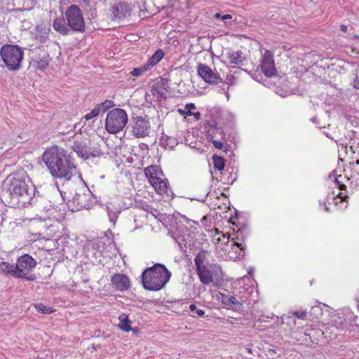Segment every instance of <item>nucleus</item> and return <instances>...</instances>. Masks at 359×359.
Listing matches in <instances>:
<instances>
[{
    "instance_id": "nucleus-45",
    "label": "nucleus",
    "mask_w": 359,
    "mask_h": 359,
    "mask_svg": "<svg viewBox=\"0 0 359 359\" xmlns=\"http://www.w3.org/2000/svg\"><path fill=\"white\" fill-rule=\"evenodd\" d=\"M153 90H156L154 86H153Z\"/></svg>"
},
{
    "instance_id": "nucleus-19",
    "label": "nucleus",
    "mask_w": 359,
    "mask_h": 359,
    "mask_svg": "<svg viewBox=\"0 0 359 359\" xmlns=\"http://www.w3.org/2000/svg\"><path fill=\"white\" fill-rule=\"evenodd\" d=\"M226 54L231 63L234 65H242L245 59L241 51L229 50Z\"/></svg>"
},
{
    "instance_id": "nucleus-33",
    "label": "nucleus",
    "mask_w": 359,
    "mask_h": 359,
    "mask_svg": "<svg viewBox=\"0 0 359 359\" xmlns=\"http://www.w3.org/2000/svg\"><path fill=\"white\" fill-rule=\"evenodd\" d=\"M353 87L355 89L359 90V70H357L355 78L353 81Z\"/></svg>"
},
{
    "instance_id": "nucleus-1",
    "label": "nucleus",
    "mask_w": 359,
    "mask_h": 359,
    "mask_svg": "<svg viewBox=\"0 0 359 359\" xmlns=\"http://www.w3.org/2000/svg\"><path fill=\"white\" fill-rule=\"evenodd\" d=\"M4 185L10 195V203L13 207H25L35 195V187L25 172L8 175Z\"/></svg>"
},
{
    "instance_id": "nucleus-18",
    "label": "nucleus",
    "mask_w": 359,
    "mask_h": 359,
    "mask_svg": "<svg viewBox=\"0 0 359 359\" xmlns=\"http://www.w3.org/2000/svg\"><path fill=\"white\" fill-rule=\"evenodd\" d=\"M208 251L205 250H203L196 255L194 259V263L196 266V270L209 264L208 260Z\"/></svg>"
},
{
    "instance_id": "nucleus-34",
    "label": "nucleus",
    "mask_w": 359,
    "mask_h": 359,
    "mask_svg": "<svg viewBox=\"0 0 359 359\" xmlns=\"http://www.w3.org/2000/svg\"><path fill=\"white\" fill-rule=\"evenodd\" d=\"M212 143L217 149H222L223 148V143L217 140H212Z\"/></svg>"
},
{
    "instance_id": "nucleus-27",
    "label": "nucleus",
    "mask_w": 359,
    "mask_h": 359,
    "mask_svg": "<svg viewBox=\"0 0 359 359\" xmlns=\"http://www.w3.org/2000/svg\"><path fill=\"white\" fill-rule=\"evenodd\" d=\"M100 114H101V113L99 111V109L97 107V106H95V108L92 111H90L89 113L86 114L83 116V118L86 121H89V120L97 116Z\"/></svg>"
},
{
    "instance_id": "nucleus-28",
    "label": "nucleus",
    "mask_w": 359,
    "mask_h": 359,
    "mask_svg": "<svg viewBox=\"0 0 359 359\" xmlns=\"http://www.w3.org/2000/svg\"><path fill=\"white\" fill-rule=\"evenodd\" d=\"M147 70H149V69H146V65H144V66H142V67H137V68H134L131 71L130 74L133 76H138L140 75H142L143 73H144Z\"/></svg>"
},
{
    "instance_id": "nucleus-35",
    "label": "nucleus",
    "mask_w": 359,
    "mask_h": 359,
    "mask_svg": "<svg viewBox=\"0 0 359 359\" xmlns=\"http://www.w3.org/2000/svg\"><path fill=\"white\" fill-rule=\"evenodd\" d=\"M235 78L233 75H228L226 82L229 84H233L234 83Z\"/></svg>"
},
{
    "instance_id": "nucleus-17",
    "label": "nucleus",
    "mask_w": 359,
    "mask_h": 359,
    "mask_svg": "<svg viewBox=\"0 0 359 359\" xmlns=\"http://www.w3.org/2000/svg\"><path fill=\"white\" fill-rule=\"evenodd\" d=\"M0 273L18 278L15 264H11L6 262L0 263Z\"/></svg>"
},
{
    "instance_id": "nucleus-14",
    "label": "nucleus",
    "mask_w": 359,
    "mask_h": 359,
    "mask_svg": "<svg viewBox=\"0 0 359 359\" xmlns=\"http://www.w3.org/2000/svg\"><path fill=\"white\" fill-rule=\"evenodd\" d=\"M111 12L114 18L122 20L130 16V8L127 3H118L113 6Z\"/></svg>"
},
{
    "instance_id": "nucleus-40",
    "label": "nucleus",
    "mask_w": 359,
    "mask_h": 359,
    "mask_svg": "<svg viewBox=\"0 0 359 359\" xmlns=\"http://www.w3.org/2000/svg\"><path fill=\"white\" fill-rule=\"evenodd\" d=\"M194 115L195 118H196L197 120L200 119V118H201V114H200L199 112L195 113V114H194Z\"/></svg>"
},
{
    "instance_id": "nucleus-20",
    "label": "nucleus",
    "mask_w": 359,
    "mask_h": 359,
    "mask_svg": "<svg viewBox=\"0 0 359 359\" xmlns=\"http://www.w3.org/2000/svg\"><path fill=\"white\" fill-rule=\"evenodd\" d=\"M164 53L161 49H158L154 55L149 59L146 65V69H150L158 63L163 57Z\"/></svg>"
},
{
    "instance_id": "nucleus-39",
    "label": "nucleus",
    "mask_w": 359,
    "mask_h": 359,
    "mask_svg": "<svg viewBox=\"0 0 359 359\" xmlns=\"http://www.w3.org/2000/svg\"><path fill=\"white\" fill-rule=\"evenodd\" d=\"M283 93H281V94H279L280 96H281L282 97H285L287 96V91H282Z\"/></svg>"
},
{
    "instance_id": "nucleus-37",
    "label": "nucleus",
    "mask_w": 359,
    "mask_h": 359,
    "mask_svg": "<svg viewBox=\"0 0 359 359\" xmlns=\"http://www.w3.org/2000/svg\"><path fill=\"white\" fill-rule=\"evenodd\" d=\"M231 18H232V16L229 14H226V15H224L222 16V20H229V19H231Z\"/></svg>"
},
{
    "instance_id": "nucleus-21",
    "label": "nucleus",
    "mask_w": 359,
    "mask_h": 359,
    "mask_svg": "<svg viewBox=\"0 0 359 359\" xmlns=\"http://www.w3.org/2000/svg\"><path fill=\"white\" fill-rule=\"evenodd\" d=\"M88 195L83 193L76 192L72 198L73 202L80 208H85L88 205Z\"/></svg>"
},
{
    "instance_id": "nucleus-41",
    "label": "nucleus",
    "mask_w": 359,
    "mask_h": 359,
    "mask_svg": "<svg viewBox=\"0 0 359 359\" xmlns=\"http://www.w3.org/2000/svg\"><path fill=\"white\" fill-rule=\"evenodd\" d=\"M222 15H221V14H220V13H215V18H222Z\"/></svg>"
},
{
    "instance_id": "nucleus-9",
    "label": "nucleus",
    "mask_w": 359,
    "mask_h": 359,
    "mask_svg": "<svg viewBox=\"0 0 359 359\" xmlns=\"http://www.w3.org/2000/svg\"><path fill=\"white\" fill-rule=\"evenodd\" d=\"M71 148L83 159H88L90 157H99L102 154L100 149L90 147L89 142L84 140L75 141Z\"/></svg>"
},
{
    "instance_id": "nucleus-8",
    "label": "nucleus",
    "mask_w": 359,
    "mask_h": 359,
    "mask_svg": "<svg viewBox=\"0 0 359 359\" xmlns=\"http://www.w3.org/2000/svg\"><path fill=\"white\" fill-rule=\"evenodd\" d=\"M36 265V261L30 255L25 254L20 257L15 264L18 278L34 280L36 278L35 276L28 275L35 268Z\"/></svg>"
},
{
    "instance_id": "nucleus-38",
    "label": "nucleus",
    "mask_w": 359,
    "mask_h": 359,
    "mask_svg": "<svg viewBox=\"0 0 359 359\" xmlns=\"http://www.w3.org/2000/svg\"><path fill=\"white\" fill-rule=\"evenodd\" d=\"M340 29L342 32H346L347 31V26L342 25Z\"/></svg>"
},
{
    "instance_id": "nucleus-6",
    "label": "nucleus",
    "mask_w": 359,
    "mask_h": 359,
    "mask_svg": "<svg viewBox=\"0 0 359 359\" xmlns=\"http://www.w3.org/2000/svg\"><path fill=\"white\" fill-rule=\"evenodd\" d=\"M65 18L71 32L83 33L86 30V25L83 12L76 5H71L65 12Z\"/></svg>"
},
{
    "instance_id": "nucleus-10",
    "label": "nucleus",
    "mask_w": 359,
    "mask_h": 359,
    "mask_svg": "<svg viewBox=\"0 0 359 359\" xmlns=\"http://www.w3.org/2000/svg\"><path fill=\"white\" fill-rule=\"evenodd\" d=\"M150 124L147 117L137 116L133 118L132 133L137 137H144L149 135Z\"/></svg>"
},
{
    "instance_id": "nucleus-30",
    "label": "nucleus",
    "mask_w": 359,
    "mask_h": 359,
    "mask_svg": "<svg viewBox=\"0 0 359 359\" xmlns=\"http://www.w3.org/2000/svg\"><path fill=\"white\" fill-rule=\"evenodd\" d=\"M48 65V60L47 58H42L40 61L38 62L37 67L40 69H45Z\"/></svg>"
},
{
    "instance_id": "nucleus-4",
    "label": "nucleus",
    "mask_w": 359,
    "mask_h": 359,
    "mask_svg": "<svg viewBox=\"0 0 359 359\" xmlns=\"http://www.w3.org/2000/svg\"><path fill=\"white\" fill-rule=\"evenodd\" d=\"M0 55L6 68L15 72L21 67L24 51L17 45L5 44L0 50Z\"/></svg>"
},
{
    "instance_id": "nucleus-7",
    "label": "nucleus",
    "mask_w": 359,
    "mask_h": 359,
    "mask_svg": "<svg viewBox=\"0 0 359 359\" xmlns=\"http://www.w3.org/2000/svg\"><path fill=\"white\" fill-rule=\"evenodd\" d=\"M144 174L155 191L159 194L167 191L168 181L161 178L162 172L157 165H150L144 169Z\"/></svg>"
},
{
    "instance_id": "nucleus-36",
    "label": "nucleus",
    "mask_w": 359,
    "mask_h": 359,
    "mask_svg": "<svg viewBox=\"0 0 359 359\" xmlns=\"http://www.w3.org/2000/svg\"><path fill=\"white\" fill-rule=\"evenodd\" d=\"M234 245L239 248L241 250H245V246L243 245V243H240L238 241H234Z\"/></svg>"
},
{
    "instance_id": "nucleus-29",
    "label": "nucleus",
    "mask_w": 359,
    "mask_h": 359,
    "mask_svg": "<svg viewBox=\"0 0 359 359\" xmlns=\"http://www.w3.org/2000/svg\"><path fill=\"white\" fill-rule=\"evenodd\" d=\"M189 309L191 311H195L196 316L198 317H203L205 314V311L202 309H198L195 304H191L189 306ZM194 316L196 317V316Z\"/></svg>"
},
{
    "instance_id": "nucleus-42",
    "label": "nucleus",
    "mask_w": 359,
    "mask_h": 359,
    "mask_svg": "<svg viewBox=\"0 0 359 359\" xmlns=\"http://www.w3.org/2000/svg\"><path fill=\"white\" fill-rule=\"evenodd\" d=\"M83 1L84 2V4H85L86 5H88V4H89V3H90V0H83Z\"/></svg>"
},
{
    "instance_id": "nucleus-5",
    "label": "nucleus",
    "mask_w": 359,
    "mask_h": 359,
    "mask_svg": "<svg viewBox=\"0 0 359 359\" xmlns=\"http://www.w3.org/2000/svg\"><path fill=\"white\" fill-rule=\"evenodd\" d=\"M128 115L125 110L116 108L110 110L106 117L105 129L111 134L122 130L128 123Z\"/></svg>"
},
{
    "instance_id": "nucleus-43",
    "label": "nucleus",
    "mask_w": 359,
    "mask_h": 359,
    "mask_svg": "<svg viewBox=\"0 0 359 359\" xmlns=\"http://www.w3.org/2000/svg\"><path fill=\"white\" fill-rule=\"evenodd\" d=\"M310 74V72H309V70H307V69H306V70L305 71V74Z\"/></svg>"
},
{
    "instance_id": "nucleus-13",
    "label": "nucleus",
    "mask_w": 359,
    "mask_h": 359,
    "mask_svg": "<svg viewBox=\"0 0 359 359\" xmlns=\"http://www.w3.org/2000/svg\"><path fill=\"white\" fill-rule=\"evenodd\" d=\"M197 73L206 83H217L221 81L219 76L205 64L199 63L198 65Z\"/></svg>"
},
{
    "instance_id": "nucleus-16",
    "label": "nucleus",
    "mask_w": 359,
    "mask_h": 359,
    "mask_svg": "<svg viewBox=\"0 0 359 359\" xmlns=\"http://www.w3.org/2000/svg\"><path fill=\"white\" fill-rule=\"evenodd\" d=\"M53 29L62 35L66 36L71 33L70 28L65 17L56 18L53 23Z\"/></svg>"
},
{
    "instance_id": "nucleus-15",
    "label": "nucleus",
    "mask_w": 359,
    "mask_h": 359,
    "mask_svg": "<svg viewBox=\"0 0 359 359\" xmlns=\"http://www.w3.org/2000/svg\"><path fill=\"white\" fill-rule=\"evenodd\" d=\"M111 283L113 287L121 291L128 290L130 287L128 277L121 273H117L112 276Z\"/></svg>"
},
{
    "instance_id": "nucleus-31",
    "label": "nucleus",
    "mask_w": 359,
    "mask_h": 359,
    "mask_svg": "<svg viewBox=\"0 0 359 359\" xmlns=\"http://www.w3.org/2000/svg\"><path fill=\"white\" fill-rule=\"evenodd\" d=\"M293 315L299 319H304L306 316V312L305 311H294Z\"/></svg>"
},
{
    "instance_id": "nucleus-24",
    "label": "nucleus",
    "mask_w": 359,
    "mask_h": 359,
    "mask_svg": "<svg viewBox=\"0 0 359 359\" xmlns=\"http://www.w3.org/2000/svg\"><path fill=\"white\" fill-rule=\"evenodd\" d=\"M222 302L228 306H233L238 304L236 297L229 294H222Z\"/></svg>"
},
{
    "instance_id": "nucleus-23",
    "label": "nucleus",
    "mask_w": 359,
    "mask_h": 359,
    "mask_svg": "<svg viewBox=\"0 0 359 359\" xmlns=\"http://www.w3.org/2000/svg\"><path fill=\"white\" fill-rule=\"evenodd\" d=\"M97 107L99 109V111L100 113H104L108 109L112 108L115 106L114 102L112 100H105L104 102H102L96 105Z\"/></svg>"
},
{
    "instance_id": "nucleus-2",
    "label": "nucleus",
    "mask_w": 359,
    "mask_h": 359,
    "mask_svg": "<svg viewBox=\"0 0 359 359\" xmlns=\"http://www.w3.org/2000/svg\"><path fill=\"white\" fill-rule=\"evenodd\" d=\"M43 161L54 177L70 180L76 172V165L62 148L52 147L47 149L43 154Z\"/></svg>"
},
{
    "instance_id": "nucleus-25",
    "label": "nucleus",
    "mask_w": 359,
    "mask_h": 359,
    "mask_svg": "<svg viewBox=\"0 0 359 359\" xmlns=\"http://www.w3.org/2000/svg\"><path fill=\"white\" fill-rule=\"evenodd\" d=\"M212 158L215 168L219 171L222 170L225 165V161L224 158L217 156H213Z\"/></svg>"
},
{
    "instance_id": "nucleus-44",
    "label": "nucleus",
    "mask_w": 359,
    "mask_h": 359,
    "mask_svg": "<svg viewBox=\"0 0 359 359\" xmlns=\"http://www.w3.org/2000/svg\"><path fill=\"white\" fill-rule=\"evenodd\" d=\"M325 210H326L327 212H328V211H329V208H328L327 207H325Z\"/></svg>"
},
{
    "instance_id": "nucleus-26",
    "label": "nucleus",
    "mask_w": 359,
    "mask_h": 359,
    "mask_svg": "<svg viewBox=\"0 0 359 359\" xmlns=\"http://www.w3.org/2000/svg\"><path fill=\"white\" fill-rule=\"evenodd\" d=\"M34 306H35L36 309L39 312H41V313L50 314L53 312V310L50 307L46 306L44 304H41V303L35 304Z\"/></svg>"
},
{
    "instance_id": "nucleus-32",
    "label": "nucleus",
    "mask_w": 359,
    "mask_h": 359,
    "mask_svg": "<svg viewBox=\"0 0 359 359\" xmlns=\"http://www.w3.org/2000/svg\"><path fill=\"white\" fill-rule=\"evenodd\" d=\"M196 108L194 104L193 103H189V104H186L185 106V109H187V116H191L193 114L191 112V109H194Z\"/></svg>"
},
{
    "instance_id": "nucleus-22",
    "label": "nucleus",
    "mask_w": 359,
    "mask_h": 359,
    "mask_svg": "<svg viewBox=\"0 0 359 359\" xmlns=\"http://www.w3.org/2000/svg\"><path fill=\"white\" fill-rule=\"evenodd\" d=\"M120 323L118 325L121 330L124 332H129L131 330L130 323L131 321L129 320L128 317L126 314H121L119 316Z\"/></svg>"
},
{
    "instance_id": "nucleus-11",
    "label": "nucleus",
    "mask_w": 359,
    "mask_h": 359,
    "mask_svg": "<svg viewBox=\"0 0 359 359\" xmlns=\"http://www.w3.org/2000/svg\"><path fill=\"white\" fill-rule=\"evenodd\" d=\"M220 271V267L216 264L209 263L203 267L196 270L200 280L204 285H208L213 281V276Z\"/></svg>"
},
{
    "instance_id": "nucleus-12",
    "label": "nucleus",
    "mask_w": 359,
    "mask_h": 359,
    "mask_svg": "<svg viewBox=\"0 0 359 359\" xmlns=\"http://www.w3.org/2000/svg\"><path fill=\"white\" fill-rule=\"evenodd\" d=\"M261 69L264 75L267 77H273L277 74V69L275 67L273 53L266 50L262 59Z\"/></svg>"
},
{
    "instance_id": "nucleus-3",
    "label": "nucleus",
    "mask_w": 359,
    "mask_h": 359,
    "mask_svg": "<svg viewBox=\"0 0 359 359\" xmlns=\"http://www.w3.org/2000/svg\"><path fill=\"white\" fill-rule=\"evenodd\" d=\"M171 276V272L165 265L155 264L143 271L142 274V285L147 290H160L169 281Z\"/></svg>"
}]
</instances>
